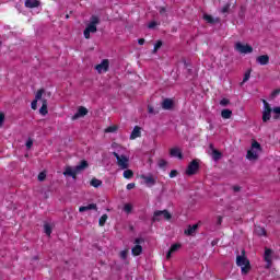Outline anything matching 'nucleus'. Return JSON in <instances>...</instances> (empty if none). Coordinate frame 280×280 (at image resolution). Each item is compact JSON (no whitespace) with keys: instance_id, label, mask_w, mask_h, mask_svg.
<instances>
[{"instance_id":"nucleus-1","label":"nucleus","mask_w":280,"mask_h":280,"mask_svg":"<svg viewBox=\"0 0 280 280\" xmlns=\"http://www.w3.org/2000/svg\"><path fill=\"white\" fill-rule=\"evenodd\" d=\"M264 108H262V121L266 124L267 121H270L271 114L273 113V119H280V106L277 107H270V104L262 100Z\"/></svg>"},{"instance_id":"nucleus-2","label":"nucleus","mask_w":280,"mask_h":280,"mask_svg":"<svg viewBox=\"0 0 280 280\" xmlns=\"http://www.w3.org/2000/svg\"><path fill=\"white\" fill-rule=\"evenodd\" d=\"M88 168H89V162L86 160H83L74 168L71 166H67L63 172V176H71V178L75 180L78 174H82V172H84V170H88Z\"/></svg>"},{"instance_id":"nucleus-3","label":"nucleus","mask_w":280,"mask_h":280,"mask_svg":"<svg viewBox=\"0 0 280 280\" xmlns=\"http://www.w3.org/2000/svg\"><path fill=\"white\" fill-rule=\"evenodd\" d=\"M236 266L241 267L242 275L250 272V261L246 257V250H242V255L236 256Z\"/></svg>"},{"instance_id":"nucleus-4","label":"nucleus","mask_w":280,"mask_h":280,"mask_svg":"<svg viewBox=\"0 0 280 280\" xmlns=\"http://www.w3.org/2000/svg\"><path fill=\"white\" fill-rule=\"evenodd\" d=\"M97 25H100V18L93 15L90 19V23L88 24V26L83 32L84 38L86 39L91 38V34H95L97 32Z\"/></svg>"},{"instance_id":"nucleus-5","label":"nucleus","mask_w":280,"mask_h":280,"mask_svg":"<svg viewBox=\"0 0 280 280\" xmlns=\"http://www.w3.org/2000/svg\"><path fill=\"white\" fill-rule=\"evenodd\" d=\"M261 144L254 140L252 142L250 150L247 151L246 159L248 161H257L259 159V152H261Z\"/></svg>"},{"instance_id":"nucleus-6","label":"nucleus","mask_w":280,"mask_h":280,"mask_svg":"<svg viewBox=\"0 0 280 280\" xmlns=\"http://www.w3.org/2000/svg\"><path fill=\"white\" fill-rule=\"evenodd\" d=\"M113 155L117 160L118 167H120L121 170H128V167H130V159H128V156L124 154L119 155V153L115 151L113 152Z\"/></svg>"},{"instance_id":"nucleus-7","label":"nucleus","mask_w":280,"mask_h":280,"mask_svg":"<svg viewBox=\"0 0 280 280\" xmlns=\"http://www.w3.org/2000/svg\"><path fill=\"white\" fill-rule=\"evenodd\" d=\"M161 218H164V220H172V214L167 210H158L153 214V222H161Z\"/></svg>"},{"instance_id":"nucleus-8","label":"nucleus","mask_w":280,"mask_h":280,"mask_svg":"<svg viewBox=\"0 0 280 280\" xmlns=\"http://www.w3.org/2000/svg\"><path fill=\"white\" fill-rule=\"evenodd\" d=\"M198 170H200V163L198 160H192L186 170L187 176H194V174H197Z\"/></svg>"},{"instance_id":"nucleus-9","label":"nucleus","mask_w":280,"mask_h":280,"mask_svg":"<svg viewBox=\"0 0 280 280\" xmlns=\"http://www.w3.org/2000/svg\"><path fill=\"white\" fill-rule=\"evenodd\" d=\"M272 255H275V252L271 248L266 247L264 259L266 261L265 268L270 269L272 268Z\"/></svg>"},{"instance_id":"nucleus-10","label":"nucleus","mask_w":280,"mask_h":280,"mask_svg":"<svg viewBox=\"0 0 280 280\" xmlns=\"http://www.w3.org/2000/svg\"><path fill=\"white\" fill-rule=\"evenodd\" d=\"M140 178L143 180L147 187H154L156 185V176L149 174V175H140Z\"/></svg>"},{"instance_id":"nucleus-11","label":"nucleus","mask_w":280,"mask_h":280,"mask_svg":"<svg viewBox=\"0 0 280 280\" xmlns=\"http://www.w3.org/2000/svg\"><path fill=\"white\" fill-rule=\"evenodd\" d=\"M235 49L238 54H253V47L248 44L236 43Z\"/></svg>"},{"instance_id":"nucleus-12","label":"nucleus","mask_w":280,"mask_h":280,"mask_svg":"<svg viewBox=\"0 0 280 280\" xmlns=\"http://www.w3.org/2000/svg\"><path fill=\"white\" fill-rule=\"evenodd\" d=\"M44 93H45V89H40L36 92L35 100L31 103V108H33V110H36V108L38 107V101L39 100L43 101Z\"/></svg>"},{"instance_id":"nucleus-13","label":"nucleus","mask_w":280,"mask_h":280,"mask_svg":"<svg viewBox=\"0 0 280 280\" xmlns=\"http://www.w3.org/2000/svg\"><path fill=\"white\" fill-rule=\"evenodd\" d=\"M141 242H143V240H141V238H136V246L131 249V253H132V255H135V257H137V256H139V255H141V253H143V247H141V245H139V244H141Z\"/></svg>"},{"instance_id":"nucleus-14","label":"nucleus","mask_w":280,"mask_h":280,"mask_svg":"<svg viewBox=\"0 0 280 280\" xmlns=\"http://www.w3.org/2000/svg\"><path fill=\"white\" fill-rule=\"evenodd\" d=\"M109 62L108 59H104L100 65L95 66V69L98 73H102V71L106 72L108 71Z\"/></svg>"},{"instance_id":"nucleus-15","label":"nucleus","mask_w":280,"mask_h":280,"mask_svg":"<svg viewBox=\"0 0 280 280\" xmlns=\"http://www.w3.org/2000/svg\"><path fill=\"white\" fill-rule=\"evenodd\" d=\"M85 115H89V109L86 107H79L78 113L72 116V121H75V119H80V117H85Z\"/></svg>"},{"instance_id":"nucleus-16","label":"nucleus","mask_w":280,"mask_h":280,"mask_svg":"<svg viewBox=\"0 0 280 280\" xmlns=\"http://www.w3.org/2000/svg\"><path fill=\"white\" fill-rule=\"evenodd\" d=\"M163 110H172L174 108V100L172 98H164L162 102Z\"/></svg>"},{"instance_id":"nucleus-17","label":"nucleus","mask_w":280,"mask_h":280,"mask_svg":"<svg viewBox=\"0 0 280 280\" xmlns=\"http://www.w3.org/2000/svg\"><path fill=\"white\" fill-rule=\"evenodd\" d=\"M24 5H25V8H28V9L40 8V1L39 0H25Z\"/></svg>"},{"instance_id":"nucleus-18","label":"nucleus","mask_w":280,"mask_h":280,"mask_svg":"<svg viewBox=\"0 0 280 280\" xmlns=\"http://www.w3.org/2000/svg\"><path fill=\"white\" fill-rule=\"evenodd\" d=\"M171 156H174L175 159H179V161H183V151L179 148H173L170 151Z\"/></svg>"},{"instance_id":"nucleus-19","label":"nucleus","mask_w":280,"mask_h":280,"mask_svg":"<svg viewBox=\"0 0 280 280\" xmlns=\"http://www.w3.org/2000/svg\"><path fill=\"white\" fill-rule=\"evenodd\" d=\"M256 62L261 66L268 65L270 62V57L268 55H261L256 58Z\"/></svg>"},{"instance_id":"nucleus-20","label":"nucleus","mask_w":280,"mask_h":280,"mask_svg":"<svg viewBox=\"0 0 280 280\" xmlns=\"http://www.w3.org/2000/svg\"><path fill=\"white\" fill-rule=\"evenodd\" d=\"M91 210L97 211V205L96 203H90L88 206H81L79 208L80 213H84V211H91Z\"/></svg>"},{"instance_id":"nucleus-21","label":"nucleus","mask_w":280,"mask_h":280,"mask_svg":"<svg viewBox=\"0 0 280 280\" xmlns=\"http://www.w3.org/2000/svg\"><path fill=\"white\" fill-rule=\"evenodd\" d=\"M203 20L207 21L210 25H215V23H220V18H213L209 14H205Z\"/></svg>"},{"instance_id":"nucleus-22","label":"nucleus","mask_w":280,"mask_h":280,"mask_svg":"<svg viewBox=\"0 0 280 280\" xmlns=\"http://www.w3.org/2000/svg\"><path fill=\"white\" fill-rule=\"evenodd\" d=\"M196 231H198V224L188 225V229L185 230V235H196Z\"/></svg>"},{"instance_id":"nucleus-23","label":"nucleus","mask_w":280,"mask_h":280,"mask_svg":"<svg viewBox=\"0 0 280 280\" xmlns=\"http://www.w3.org/2000/svg\"><path fill=\"white\" fill-rule=\"evenodd\" d=\"M138 137H141V127L136 126L130 135V139H138Z\"/></svg>"},{"instance_id":"nucleus-24","label":"nucleus","mask_w":280,"mask_h":280,"mask_svg":"<svg viewBox=\"0 0 280 280\" xmlns=\"http://www.w3.org/2000/svg\"><path fill=\"white\" fill-rule=\"evenodd\" d=\"M39 113L40 115H47V113H49L47 110V100L46 98H42V107L39 108Z\"/></svg>"},{"instance_id":"nucleus-25","label":"nucleus","mask_w":280,"mask_h":280,"mask_svg":"<svg viewBox=\"0 0 280 280\" xmlns=\"http://www.w3.org/2000/svg\"><path fill=\"white\" fill-rule=\"evenodd\" d=\"M221 117L222 119H231V117H233V110L231 109L221 110Z\"/></svg>"},{"instance_id":"nucleus-26","label":"nucleus","mask_w":280,"mask_h":280,"mask_svg":"<svg viewBox=\"0 0 280 280\" xmlns=\"http://www.w3.org/2000/svg\"><path fill=\"white\" fill-rule=\"evenodd\" d=\"M210 156H212L213 161H220L222 159V153L217 150H212V152H209Z\"/></svg>"},{"instance_id":"nucleus-27","label":"nucleus","mask_w":280,"mask_h":280,"mask_svg":"<svg viewBox=\"0 0 280 280\" xmlns=\"http://www.w3.org/2000/svg\"><path fill=\"white\" fill-rule=\"evenodd\" d=\"M254 233L256 235H258L259 237H261L262 235H266V229H264L261 226H256L254 230Z\"/></svg>"},{"instance_id":"nucleus-28","label":"nucleus","mask_w":280,"mask_h":280,"mask_svg":"<svg viewBox=\"0 0 280 280\" xmlns=\"http://www.w3.org/2000/svg\"><path fill=\"white\" fill-rule=\"evenodd\" d=\"M90 185H91L92 187H95V188L102 187V180H100V179H97V178H92V180L90 182Z\"/></svg>"},{"instance_id":"nucleus-29","label":"nucleus","mask_w":280,"mask_h":280,"mask_svg":"<svg viewBox=\"0 0 280 280\" xmlns=\"http://www.w3.org/2000/svg\"><path fill=\"white\" fill-rule=\"evenodd\" d=\"M52 228L49 223L44 224V232L48 235V237L51 235Z\"/></svg>"},{"instance_id":"nucleus-30","label":"nucleus","mask_w":280,"mask_h":280,"mask_svg":"<svg viewBox=\"0 0 280 280\" xmlns=\"http://www.w3.org/2000/svg\"><path fill=\"white\" fill-rule=\"evenodd\" d=\"M122 176L124 178H132V176H135V173L132 172V170H126Z\"/></svg>"},{"instance_id":"nucleus-31","label":"nucleus","mask_w":280,"mask_h":280,"mask_svg":"<svg viewBox=\"0 0 280 280\" xmlns=\"http://www.w3.org/2000/svg\"><path fill=\"white\" fill-rule=\"evenodd\" d=\"M106 220H108V214H103L98 220L100 226H104V224H106Z\"/></svg>"},{"instance_id":"nucleus-32","label":"nucleus","mask_w":280,"mask_h":280,"mask_svg":"<svg viewBox=\"0 0 280 280\" xmlns=\"http://www.w3.org/2000/svg\"><path fill=\"white\" fill-rule=\"evenodd\" d=\"M161 47H163V42L162 40H158L154 45L153 48V54H156V51H159V49H161Z\"/></svg>"},{"instance_id":"nucleus-33","label":"nucleus","mask_w":280,"mask_h":280,"mask_svg":"<svg viewBox=\"0 0 280 280\" xmlns=\"http://www.w3.org/2000/svg\"><path fill=\"white\" fill-rule=\"evenodd\" d=\"M229 10H231V2H228L223 5V8L221 9L222 14H226V12H229Z\"/></svg>"},{"instance_id":"nucleus-34","label":"nucleus","mask_w":280,"mask_h":280,"mask_svg":"<svg viewBox=\"0 0 280 280\" xmlns=\"http://www.w3.org/2000/svg\"><path fill=\"white\" fill-rule=\"evenodd\" d=\"M118 128L117 126H110L105 129V132H117Z\"/></svg>"},{"instance_id":"nucleus-35","label":"nucleus","mask_w":280,"mask_h":280,"mask_svg":"<svg viewBox=\"0 0 280 280\" xmlns=\"http://www.w3.org/2000/svg\"><path fill=\"white\" fill-rule=\"evenodd\" d=\"M37 178H38L39 183H43V180H45V178H47V174L45 172H40L38 174Z\"/></svg>"},{"instance_id":"nucleus-36","label":"nucleus","mask_w":280,"mask_h":280,"mask_svg":"<svg viewBox=\"0 0 280 280\" xmlns=\"http://www.w3.org/2000/svg\"><path fill=\"white\" fill-rule=\"evenodd\" d=\"M159 167H167V161L164 159L159 160L158 162Z\"/></svg>"},{"instance_id":"nucleus-37","label":"nucleus","mask_w":280,"mask_h":280,"mask_svg":"<svg viewBox=\"0 0 280 280\" xmlns=\"http://www.w3.org/2000/svg\"><path fill=\"white\" fill-rule=\"evenodd\" d=\"M248 80H250V70H247V71L245 72V75H244V78H243V83H244V82H248Z\"/></svg>"},{"instance_id":"nucleus-38","label":"nucleus","mask_w":280,"mask_h":280,"mask_svg":"<svg viewBox=\"0 0 280 280\" xmlns=\"http://www.w3.org/2000/svg\"><path fill=\"white\" fill-rule=\"evenodd\" d=\"M229 104H231V101L229 98H222L220 101L221 106H229Z\"/></svg>"},{"instance_id":"nucleus-39","label":"nucleus","mask_w":280,"mask_h":280,"mask_svg":"<svg viewBox=\"0 0 280 280\" xmlns=\"http://www.w3.org/2000/svg\"><path fill=\"white\" fill-rule=\"evenodd\" d=\"M178 248H180V244H174L171 246L170 250H171V253H176V250H178Z\"/></svg>"},{"instance_id":"nucleus-40","label":"nucleus","mask_w":280,"mask_h":280,"mask_svg":"<svg viewBox=\"0 0 280 280\" xmlns=\"http://www.w3.org/2000/svg\"><path fill=\"white\" fill-rule=\"evenodd\" d=\"M4 121H5V114L0 113V128L3 126Z\"/></svg>"},{"instance_id":"nucleus-41","label":"nucleus","mask_w":280,"mask_h":280,"mask_svg":"<svg viewBox=\"0 0 280 280\" xmlns=\"http://www.w3.org/2000/svg\"><path fill=\"white\" fill-rule=\"evenodd\" d=\"M176 176H178V171L176 170L171 171L170 178H176Z\"/></svg>"},{"instance_id":"nucleus-42","label":"nucleus","mask_w":280,"mask_h":280,"mask_svg":"<svg viewBox=\"0 0 280 280\" xmlns=\"http://www.w3.org/2000/svg\"><path fill=\"white\" fill-rule=\"evenodd\" d=\"M124 211H126V213H130V211H132V206H130V205H125Z\"/></svg>"},{"instance_id":"nucleus-43","label":"nucleus","mask_w":280,"mask_h":280,"mask_svg":"<svg viewBox=\"0 0 280 280\" xmlns=\"http://www.w3.org/2000/svg\"><path fill=\"white\" fill-rule=\"evenodd\" d=\"M32 145H34V141H33L32 139H28V140L26 141V148H27V150H30V149L32 148Z\"/></svg>"},{"instance_id":"nucleus-44","label":"nucleus","mask_w":280,"mask_h":280,"mask_svg":"<svg viewBox=\"0 0 280 280\" xmlns=\"http://www.w3.org/2000/svg\"><path fill=\"white\" fill-rule=\"evenodd\" d=\"M120 257H121V259H127V257H128V250H122V252H120Z\"/></svg>"},{"instance_id":"nucleus-45","label":"nucleus","mask_w":280,"mask_h":280,"mask_svg":"<svg viewBox=\"0 0 280 280\" xmlns=\"http://www.w3.org/2000/svg\"><path fill=\"white\" fill-rule=\"evenodd\" d=\"M148 113L150 114V115H156V113L154 112V107H152V106H148Z\"/></svg>"},{"instance_id":"nucleus-46","label":"nucleus","mask_w":280,"mask_h":280,"mask_svg":"<svg viewBox=\"0 0 280 280\" xmlns=\"http://www.w3.org/2000/svg\"><path fill=\"white\" fill-rule=\"evenodd\" d=\"M159 12H160V14H165V12H167V8H165V7H160V8H159Z\"/></svg>"},{"instance_id":"nucleus-47","label":"nucleus","mask_w":280,"mask_h":280,"mask_svg":"<svg viewBox=\"0 0 280 280\" xmlns=\"http://www.w3.org/2000/svg\"><path fill=\"white\" fill-rule=\"evenodd\" d=\"M149 30H154V27H156V22H151L148 25Z\"/></svg>"},{"instance_id":"nucleus-48","label":"nucleus","mask_w":280,"mask_h":280,"mask_svg":"<svg viewBox=\"0 0 280 280\" xmlns=\"http://www.w3.org/2000/svg\"><path fill=\"white\" fill-rule=\"evenodd\" d=\"M233 191L240 192V191H242V187H240V186H233Z\"/></svg>"},{"instance_id":"nucleus-49","label":"nucleus","mask_w":280,"mask_h":280,"mask_svg":"<svg viewBox=\"0 0 280 280\" xmlns=\"http://www.w3.org/2000/svg\"><path fill=\"white\" fill-rule=\"evenodd\" d=\"M127 189L130 190V189H135V183H130L127 185Z\"/></svg>"},{"instance_id":"nucleus-50","label":"nucleus","mask_w":280,"mask_h":280,"mask_svg":"<svg viewBox=\"0 0 280 280\" xmlns=\"http://www.w3.org/2000/svg\"><path fill=\"white\" fill-rule=\"evenodd\" d=\"M138 45H145V39L144 38L138 39Z\"/></svg>"},{"instance_id":"nucleus-51","label":"nucleus","mask_w":280,"mask_h":280,"mask_svg":"<svg viewBox=\"0 0 280 280\" xmlns=\"http://www.w3.org/2000/svg\"><path fill=\"white\" fill-rule=\"evenodd\" d=\"M209 149H210V150L208 151V153H209V152H213V150H217V149L213 147V143H210V144H209Z\"/></svg>"},{"instance_id":"nucleus-52","label":"nucleus","mask_w":280,"mask_h":280,"mask_svg":"<svg viewBox=\"0 0 280 280\" xmlns=\"http://www.w3.org/2000/svg\"><path fill=\"white\" fill-rule=\"evenodd\" d=\"M172 250L170 249L168 252H167V254H166V259H171L172 258Z\"/></svg>"},{"instance_id":"nucleus-53","label":"nucleus","mask_w":280,"mask_h":280,"mask_svg":"<svg viewBox=\"0 0 280 280\" xmlns=\"http://www.w3.org/2000/svg\"><path fill=\"white\" fill-rule=\"evenodd\" d=\"M279 93H280V91H279V90H276V91L272 92L271 95H272V97H275L276 95H279Z\"/></svg>"},{"instance_id":"nucleus-54","label":"nucleus","mask_w":280,"mask_h":280,"mask_svg":"<svg viewBox=\"0 0 280 280\" xmlns=\"http://www.w3.org/2000/svg\"><path fill=\"white\" fill-rule=\"evenodd\" d=\"M217 224H219V225L222 224V217L218 218Z\"/></svg>"},{"instance_id":"nucleus-55","label":"nucleus","mask_w":280,"mask_h":280,"mask_svg":"<svg viewBox=\"0 0 280 280\" xmlns=\"http://www.w3.org/2000/svg\"><path fill=\"white\" fill-rule=\"evenodd\" d=\"M212 246H215V241L212 242Z\"/></svg>"},{"instance_id":"nucleus-56","label":"nucleus","mask_w":280,"mask_h":280,"mask_svg":"<svg viewBox=\"0 0 280 280\" xmlns=\"http://www.w3.org/2000/svg\"><path fill=\"white\" fill-rule=\"evenodd\" d=\"M66 19H69V15H66Z\"/></svg>"},{"instance_id":"nucleus-57","label":"nucleus","mask_w":280,"mask_h":280,"mask_svg":"<svg viewBox=\"0 0 280 280\" xmlns=\"http://www.w3.org/2000/svg\"><path fill=\"white\" fill-rule=\"evenodd\" d=\"M1 45H2V42L0 40V47H1Z\"/></svg>"},{"instance_id":"nucleus-58","label":"nucleus","mask_w":280,"mask_h":280,"mask_svg":"<svg viewBox=\"0 0 280 280\" xmlns=\"http://www.w3.org/2000/svg\"><path fill=\"white\" fill-rule=\"evenodd\" d=\"M115 145H117V144L114 143V144H113V148H115Z\"/></svg>"}]
</instances>
